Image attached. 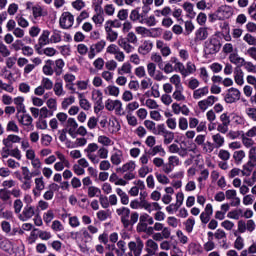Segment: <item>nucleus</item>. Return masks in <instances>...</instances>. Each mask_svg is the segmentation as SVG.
<instances>
[{"instance_id":"obj_1","label":"nucleus","mask_w":256,"mask_h":256,"mask_svg":"<svg viewBox=\"0 0 256 256\" xmlns=\"http://www.w3.org/2000/svg\"><path fill=\"white\" fill-rule=\"evenodd\" d=\"M221 40L217 37H211L204 43L205 55H217L221 51Z\"/></svg>"},{"instance_id":"obj_2","label":"nucleus","mask_w":256,"mask_h":256,"mask_svg":"<svg viewBox=\"0 0 256 256\" xmlns=\"http://www.w3.org/2000/svg\"><path fill=\"white\" fill-rule=\"evenodd\" d=\"M75 21V17L71 12H63L60 17V27L62 29H71L73 27V23Z\"/></svg>"},{"instance_id":"obj_3","label":"nucleus","mask_w":256,"mask_h":256,"mask_svg":"<svg viewBox=\"0 0 256 256\" xmlns=\"http://www.w3.org/2000/svg\"><path fill=\"white\" fill-rule=\"evenodd\" d=\"M117 215L121 217V223L124 229H129V217L131 215V210L127 207L118 208L116 210Z\"/></svg>"},{"instance_id":"obj_4","label":"nucleus","mask_w":256,"mask_h":256,"mask_svg":"<svg viewBox=\"0 0 256 256\" xmlns=\"http://www.w3.org/2000/svg\"><path fill=\"white\" fill-rule=\"evenodd\" d=\"M49 35H51V32H49V30H44L39 37L38 44L35 45V49L39 55H43L41 48L45 47V45H49Z\"/></svg>"},{"instance_id":"obj_5","label":"nucleus","mask_w":256,"mask_h":256,"mask_svg":"<svg viewBox=\"0 0 256 256\" xmlns=\"http://www.w3.org/2000/svg\"><path fill=\"white\" fill-rule=\"evenodd\" d=\"M35 215V206L27 204L24 208L21 214H19L20 221H29L31 217H34Z\"/></svg>"},{"instance_id":"obj_6","label":"nucleus","mask_w":256,"mask_h":256,"mask_svg":"<svg viewBox=\"0 0 256 256\" xmlns=\"http://www.w3.org/2000/svg\"><path fill=\"white\" fill-rule=\"evenodd\" d=\"M128 247L134 253V256H141L144 247L143 240L137 238L136 242H129Z\"/></svg>"},{"instance_id":"obj_7","label":"nucleus","mask_w":256,"mask_h":256,"mask_svg":"<svg viewBox=\"0 0 256 256\" xmlns=\"http://www.w3.org/2000/svg\"><path fill=\"white\" fill-rule=\"evenodd\" d=\"M241 99V92L237 88L228 89V93L225 96L226 103H235Z\"/></svg>"},{"instance_id":"obj_8","label":"nucleus","mask_w":256,"mask_h":256,"mask_svg":"<svg viewBox=\"0 0 256 256\" xmlns=\"http://www.w3.org/2000/svg\"><path fill=\"white\" fill-rule=\"evenodd\" d=\"M218 15H220L223 19H229V17L233 16V8L231 6L222 5L217 9Z\"/></svg>"},{"instance_id":"obj_9","label":"nucleus","mask_w":256,"mask_h":256,"mask_svg":"<svg viewBox=\"0 0 256 256\" xmlns=\"http://www.w3.org/2000/svg\"><path fill=\"white\" fill-rule=\"evenodd\" d=\"M5 147L11 148L13 147V143H21V137L15 134H10L7 138H4L2 141Z\"/></svg>"},{"instance_id":"obj_10","label":"nucleus","mask_w":256,"mask_h":256,"mask_svg":"<svg viewBox=\"0 0 256 256\" xmlns=\"http://www.w3.org/2000/svg\"><path fill=\"white\" fill-rule=\"evenodd\" d=\"M229 61L230 63L236 65V67H238L239 69H241V67L245 65V58H242L237 53H231L229 56Z\"/></svg>"},{"instance_id":"obj_11","label":"nucleus","mask_w":256,"mask_h":256,"mask_svg":"<svg viewBox=\"0 0 256 256\" xmlns=\"http://www.w3.org/2000/svg\"><path fill=\"white\" fill-rule=\"evenodd\" d=\"M133 171H135V163L133 161H130L116 169V173H133Z\"/></svg>"},{"instance_id":"obj_12","label":"nucleus","mask_w":256,"mask_h":256,"mask_svg":"<svg viewBox=\"0 0 256 256\" xmlns=\"http://www.w3.org/2000/svg\"><path fill=\"white\" fill-rule=\"evenodd\" d=\"M151 49H153V42L151 41H144V43L138 48V53L141 55H147L151 53Z\"/></svg>"},{"instance_id":"obj_13","label":"nucleus","mask_w":256,"mask_h":256,"mask_svg":"<svg viewBox=\"0 0 256 256\" xmlns=\"http://www.w3.org/2000/svg\"><path fill=\"white\" fill-rule=\"evenodd\" d=\"M96 95L98 97V100L96 101L94 111L95 113H99V111H103V109H105V106L103 105V92H101V90H97Z\"/></svg>"},{"instance_id":"obj_14","label":"nucleus","mask_w":256,"mask_h":256,"mask_svg":"<svg viewBox=\"0 0 256 256\" xmlns=\"http://www.w3.org/2000/svg\"><path fill=\"white\" fill-rule=\"evenodd\" d=\"M16 117L19 123H21V125H25L26 127H29V125L33 124V118L29 114H24V115L17 114Z\"/></svg>"},{"instance_id":"obj_15","label":"nucleus","mask_w":256,"mask_h":256,"mask_svg":"<svg viewBox=\"0 0 256 256\" xmlns=\"http://www.w3.org/2000/svg\"><path fill=\"white\" fill-rule=\"evenodd\" d=\"M105 31H106V39L110 41V43H113L117 41V37H119V34L111 28V26L105 25Z\"/></svg>"},{"instance_id":"obj_16","label":"nucleus","mask_w":256,"mask_h":256,"mask_svg":"<svg viewBox=\"0 0 256 256\" xmlns=\"http://www.w3.org/2000/svg\"><path fill=\"white\" fill-rule=\"evenodd\" d=\"M53 65H55V62L53 60H47L46 64L43 66L42 71L44 75H53L55 73V70H53Z\"/></svg>"},{"instance_id":"obj_17","label":"nucleus","mask_w":256,"mask_h":256,"mask_svg":"<svg viewBox=\"0 0 256 256\" xmlns=\"http://www.w3.org/2000/svg\"><path fill=\"white\" fill-rule=\"evenodd\" d=\"M209 37V32H207V29L200 28L196 31V41H205Z\"/></svg>"},{"instance_id":"obj_18","label":"nucleus","mask_w":256,"mask_h":256,"mask_svg":"<svg viewBox=\"0 0 256 256\" xmlns=\"http://www.w3.org/2000/svg\"><path fill=\"white\" fill-rule=\"evenodd\" d=\"M234 75L235 83H237V85H243V70L236 67L234 70Z\"/></svg>"},{"instance_id":"obj_19","label":"nucleus","mask_w":256,"mask_h":256,"mask_svg":"<svg viewBox=\"0 0 256 256\" xmlns=\"http://www.w3.org/2000/svg\"><path fill=\"white\" fill-rule=\"evenodd\" d=\"M209 93V87H203L195 90L193 92V98L194 99H201V97L207 95Z\"/></svg>"},{"instance_id":"obj_20","label":"nucleus","mask_w":256,"mask_h":256,"mask_svg":"<svg viewBox=\"0 0 256 256\" xmlns=\"http://www.w3.org/2000/svg\"><path fill=\"white\" fill-rule=\"evenodd\" d=\"M146 246L150 247V249L147 250L149 255H155V251H157V249H159V245L157 244V242H155L151 239L147 240Z\"/></svg>"},{"instance_id":"obj_21","label":"nucleus","mask_w":256,"mask_h":256,"mask_svg":"<svg viewBox=\"0 0 256 256\" xmlns=\"http://www.w3.org/2000/svg\"><path fill=\"white\" fill-rule=\"evenodd\" d=\"M139 7L133 9L131 12H130V15H129V19L130 21H132L133 23H137V21H139V23H141V15H139Z\"/></svg>"},{"instance_id":"obj_22","label":"nucleus","mask_w":256,"mask_h":256,"mask_svg":"<svg viewBox=\"0 0 256 256\" xmlns=\"http://www.w3.org/2000/svg\"><path fill=\"white\" fill-rule=\"evenodd\" d=\"M123 157V154L121 151L115 152L112 154L110 161L113 165H121V158Z\"/></svg>"},{"instance_id":"obj_23","label":"nucleus","mask_w":256,"mask_h":256,"mask_svg":"<svg viewBox=\"0 0 256 256\" xmlns=\"http://www.w3.org/2000/svg\"><path fill=\"white\" fill-rule=\"evenodd\" d=\"M140 23H145V25H147L148 27H155L157 25V20L155 19V17L153 15H151L150 17H147L146 19H141Z\"/></svg>"},{"instance_id":"obj_24","label":"nucleus","mask_w":256,"mask_h":256,"mask_svg":"<svg viewBox=\"0 0 256 256\" xmlns=\"http://www.w3.org/2000/svg\"><path fill=\"white\" fill-rule=\"evenodd\" d=\"M118 45H120L122 47V49H124V51H126V53H131V51L133 50V46H131L129 43H127V40L121 38L118 40Z\"/></svg>"},{"instance_id":"obj_25","label":"nucleus","mask_w":256,"mask_h":256,"mask_svg":"<svg viewBox=\"0 0 256 256\" xmlns=\"http://www.w3.org/2000/svg\"><path fill=\"white\" fill-rule=\"evenodd\" d=\"M164 137V145H169L173 143V139H175V133L171 131H166L165 134H163Z\"/></svg>"},{"instance_id":"obj_26","label":"nucleus","mask_w":256,"mask_h":256,"mask_svg":"<svg viewBox=\"0 0 256 256\" xmlns=\"http://www.w3.org/2000/svg\"><path fill=\"white\" fill-rule=\"evenodd\" d=\"M233 159L236 163H241L245 159V151H235L233 154Z\"/></svg>"},{"instance_id":"obj_27","label":"nucleus","mask_w":256,"mask_h":256,"mask_svg":"<svg viewBox=\"0 0 256 256\" xmlns=\"http://www.w3.org/2000/svg\"><path fill=\"white\" fill-rule=\"evenodd\" d=\"M151 60L158 64L159 69H163V58L157 53H153Z\"/></svg>"},{"instance_id":"obj_28","label":"nucleus","mask_w":256,"mask_h":256,"mask_svg":"<svg viewBox=\"0 0 256 256\" xmlns=\"http://www.w3.org/2000/svg\"><path fill=\"white\" fill-rule=\"evenodd\" d=\"M101 195V189L95 187V186H90L88 187V197L93 198L97 197V195Z\"/></svg>"},{"instance_id":"obj_29","label":"nucleus","mask_w":256,"mask_h":256,"mask_svg":"<svg viewBox=\"0 0 256 256\" xmlns=\"http://www.w3.org/2000/svg\"><path fill=\"white\" fill-rule=\"evenodd\" d=\"M54 93L57 97H61L63 95V82H56L54 84Z\"/></svg>"},{"instance_id":"obj_30","label":"nucleus","mask_w":256,"mask_h":256,"mask_svg":"<svg viewBox=\"0 0 256 256\" xmlns=\"http://www.w3.org/2000/svg\"><path fill=\"white\" fill-rule=\"evenodd\" d=\"M22 175L24 181H31L32 174L31 171H29V168L27 166H22Z\"/></svg>"},{"instance_id":"obj_31","label":"nucleus","mask_w":256,"mask_h":256,"mask_svg":"<svg viewBox=\"0 0 256 256\" xmlns=\"http://www.w3.org/2000/svg\"><path fill=\"white\" fill-rule=\"evenodd\" d=\"M213 141L216 143L217 147H223V144L225 143V138L221 136V134H215L213 136Z\"/></svg>"},{"instance_id":"obj_32","label":"nucleus","mask_w":256,"mask_h":256,"mask_svg":"<svg viewBox=\"0 0 256 256\" xmlns=\"http://www.w3.org/2000/svg\"><path fill=\"white\" fill-rule=\"evenodd\" d=\"M234 247L235 249H237L238 251H241V249H243V247H245V242L243 241V237L238 236L234 242Z\"/></svg>"},{"instance_id":"obj_33","label":"nucleus","mask_w":256,"mask_h":256,"mask_svg":"<svg viewBox=\"0 0 256 256\" xmlns=\"http://www.w3.org/2000/svg\"><path fill=\"white\" fill-rule=\"evenodd\" d=\"M0 199L2 201H9L11 199V191L0 189Z\"/></svg>"},{"instance_id":"obj_34","label":"nucleus","mask_w":256,"mask_h":256,"mask_svg":"<svg viewBox=\"0 0 256 256\" xmlns=\"http://www.w3.org/2000/svg\"><path fill=\"white\" fill-rule=\"evenodd\" d=\"M0 89L7 91V93H13L15 88L11 84L3 83V80L0 79Z\"/></svg>"},{"instance_id":"obj_35","label":"nucleus","mask_w":256,"mask_h":256,"mask_svg":"<svg viewBox=\"0 0 256 256\" xmlns=\"http://www.w3.org/2000/svg\"><path fill=\"white\" fill-rule=\"evenodd\" d=\"M186 231L188 233H191L193 231V227H195V219L194 218H188L185 222Z\"/></svg>"},{"instance_id":"obj_36","label":"nucleus","mask_w":256,"mask_h":256,"mask_svg":"<svg viewBox=\"0 0 256 256\" xmlns=\"http://www.w3.org/2000/svg\"><path fill=\"white\" fill-rule=\"evenodd\" d=\"M23 209V201L17 199L14 201V211L17 215H21V210Z\"/></svg>"},{"instance_id":"obj_37","label":"nucleus","mask_w":256,"mask_h":256,"mask_svg":"<svg viewBox=\"0 0 256 256\" xmlns=\"http://www.w3.org/2000/svg\"><path fill=\"white\" fill-rule=\"evenodd\" d=\"M117 17L120 21H127V17H129V10L127 9L119 10Z\"/></svg>"},{"instance_id":"obj_38","label":"nucleus","mask_w":256,"mask_h":256,"mask_svg":"<svg viewBox=\"0 0 256 256\" xmlns=\"http://www.w3.org/2000/svg\"><path fill=\"white\" fill-rule=\"evenodd\" d=\"M32 13H33L34 19H37V17H41L43 15V9L39 5L33 6Z\"/></svg>"},{"instance_id":"obj_39","label":"nucleus","mask_w":256,"mask_h":256,"mask_svg":"<svg viewBox=\"0 0 256 256\" xmlns=\"http://www.w3.org/2000/svg\"><path fill=\"white\" fill-rule=\"evenodd\" d=\"M42 87L44 89H47V91H50V89H53V81L49 78H43L42 79Z\"/></svg>"},{"instance_id":"obj_40","label":"nucleus","mask_w":256,"mask_h":256,"mask_svg":"<svg viewBox=\"0 0 256 256\" xmlns=\"http://www.w3.org/2000/svg\"><path fill=\"white\" fill-rule=\"evenodd\" d=\"M105 45H107V42H105V40H101L92 47H94V50H96V53H101V51L105 49Z\"/></svg>"},{"instance_id":"obj_41","label":"nucleus","mask_w":256,"mask_h":256,"mask_svg":"<svg viewBox=\"0 0 256 256\" xmlns=\"http://www.w3.org/2000/svg\"><path fill=\"white\" fill-rule=\"evenodd\" d=\"M170 83H173L175 85L176 89H179L181 87V77L179 75L175 74L170 78Z\"/></svg>"},{"instance_id":"obj_42","label":"nucleus","mask_w":256,"mask_h":256,"mask_svg":"<svg viewBox=\"0 0 256 256\" xmlns=\"http://www.w3.org/2000/svg\"><path fill=\"white\" fill-rule=\"evenodd\" d=\"M41 141L42 145H44L45 147H49V145H51V142L53 141V138L49 134H43Z\"/></svg>"},{"instance_id":"obj_43","label":"nucleus","mask_w":256,"mask_h":256,"mask_svg":"<svg viewBox=\"0 0 256 256\" xmlns=\"http://www.w3.org/2000/svg\"><path fill=\"white\" fill-rule=\"evenodd\" d=\"M35 185H36L37 191H43V189H45V182L43 181V177L36 178Z\"/></svg>"},{"instance_id":"obj_44","label":"nucleus","mask_w":256,"mask_h":256,"mask_svg":"<svg viewBox=\"0 0 256 256\" xmlns=\"http://www.w3.org/2000/svg\"><path fill=\"white\" fill-rule=\"evenodd\" d=\"M175 70L179 71V73H181V75H183V77H187V69L185 68V65H183V63H177L175 65Z\"/></svg>"},{"instance_id":"obj_45","label":"nucleus","mask_w":256,"mask_h":256,"mask_svg":"<svg viewBox=\"0 0 256 256\" xmlns=\"http://www.w3.org/2000/svg\"><path fill=\"white\" fill-rule=\"evenodd\" d=\"M73 103H75L74 96H70L69 98L64 99L62 102V109H67V107H69V105H73Z\"/></svg>"},{"instance_id":"obj_46","label":"nucleus","mask_w":256,"mask_h":256,"mask_svg":"<svg viewBox=\"0 0 256 256\" xmlns=\"http://www.w3.org/2000/svg\"><path fill=\"white\" fill-rule=\"evenodd\" d=\"M156 179L162 185L169 184V178L167 176L163 175V174L156 173Z\"/></svg>"},{"instance_id":"obj_47","label":"nucleus","mask_w":256,"mask_h":256,"mask_svg":"<svg viewBox=\"0 0 256 256\" xmlns=\"http://www.w3.org/2000/svg\"><path fill=\"white\" fill-rule=\"evenodd\" d=\"M67 123H68V127H70L69 131H77V127H79V125L77 124V121H75L74 118H69L67 120Z\"/></svg>"},{"instance_id":"obj_48","label":"nucleus","mask_w":256,"mask_h":256,"mask_svg":"<svg viewBox=\"0 0 256 256\" xmlns=\"http://www.w3.org/2000/svg\"><path fill=\"white\" fill-rule=\"evenodd\" d=\"M119 75H123V73H131V64L124 63L121 69H118Z\"/></svg>"},{"instance_id":"obj_49","label":"nucleus","mask_w":256,"mask_h":256,"mask_svg":"<svg viewBox=\"0 0 256 256\" xmlns=\"http://www.w3.org/2000/svg\"><path fill=\"white\" fill-rule=\"evenodd\" d=\"M181 87L176 88V91L173 93V98L176 99V101H185V97L181 93Z\"/></svg>"},{"instance_id":"obj_50","label":"nucleus","mask_w":256,"mask_h":256,"mask_svg":"<svg viewBox=\"0 0 256 256\" xmlns=\"http://www.w3.org/2000/svg\"><path fill=\"white\" fill-rule=\"evenodd\" d=\"M79 105L81 109H84V111H89V109H91V103H89V100L87 99H81L79 101Z\"/></svg>"},{"instance_id":"obj_51","label":"nucleus","mask_w":256,"mask_h":256,"mask_svg":"<svg viewBox=\"0 0 256 256\" xmlns=\"http://www.w3.org/2000/svg\"><path fill=\"white\" fill-rule=\"evenodd\" d=\"M97 155L100 157V159H107L109 156V150H107L105 147H102L98 150Z\"/></svg>"},{"instance_id":"obj_52","label":"nucleus","mask_w":256,"mask_h":256,"mask_svg":"<svg viewBox=\"0 0 256 256\" xmlns=\"http://www.w3.org/2000/svg\"><path fill=\"white\" fill-rule=\"evenodd\" d=\"M243 40L246 41V43H248V45L256 46V38L251 34H246L244 36Z\"/></svg>"},{"instance_id":"obj_53","label":"nucleus","mask_w":256,"mask_h":256,"mask_svg":"<svg viewBox=\"0 0 256 256\" xmlns=\"http://www.w3.org/2000/svg\"><path fill=\"white\" fill-rule=\"evenodd\" d=\"M99 202H100V205L103 207V209H108L109 198H107V196L100 195Z\"/></svg>"},{"instance_id":"obj_54","label":"nucleus","mask_w":256,"mask_h":256,"mask_svg":"<svg viewBox=\"0 0 256 256\" xmlns=\"http://www.w3.org/2000/svg\"><path fill=\"white\" fill-rule=\"evenodd\" d=\"M0 53L2 57H9V55H11V51H9V48L3 43L0 44Z\"/></svg>"},{"instance_id":"obj_55","label":"nucleus","mask_w":256,"mask_h":256,"mask_svg":"<svg viewBox=\"0 0 256 256\" xmlns=\"http://www.w3.org/2000/svg\"><path fill=\"white\" fill-rule=\"evenodd\" d=\"M7 131H13L14 133H19V126L15 123V121L8 122Z\"/></svg>"},{"instance_id":"obj_56","label":"nucleus","mask_w":256,"mask_h":256,"mask_svg":"<svg viewBox=\"0 0 256 256\" xmlns=\"http://www.w3.org/2000/svg\"><path fill=\"white\" fill-rule=\"evenodd\" d=\"M38 237H40L43 241H49V239H51V233L40 230L38 231Z\"/></svg>"},{"instance_id":"obj_57","label":"nucleus","mask_w":256,"mask_h":256,"mask_svg":"<svg viewBox=\"0 0 256 256\" xmlns=\"http://www.w3.org/2000/svg\"><path fill=\"white\" fill-rule=\"evenodd\" d=\"M97 149H99V145H97L96 143H90L84 151L85 153L92 154L95 153Z\"/></svg>"},{"instance_id":"obj_58","label":"nucleus","mask_w":256,"mask_h":256,"mask_svg":"<svg viewBox=\"0 0 256 256\" xmlns=\"http://www.w3.org/2000/svg\"><path fill=\"white\" fill-rule=\"evenodd\" d=\"M167 128L165 127V124H159L157 126V129L154 131V135H164L165 132H167Z\"/></svg>"},{"instance_id":"obj_59","label":"nucleus","mask_w":256,"mask_h":256,"mask_svg":"<svg viewBox=\"0 0 256 256\" xmlns=\"http://www.w3.org/2000/svg\"><path fill=\"white\" fill-rule=\"evenodd\" d=\"M189 127V122H187V118L181 117L179 119V128L182 131H186V129Z\"/></svg>"},{"instance_id":"obj_60","label":"nucleus","mask_w":256,"mask_h":256,"mask_svg":"<svg viewBox=\"0 0 256 256\" xmlns=\"http://www.w3.org/2000/svg\"><path fill=\"white\" fill-rule=\"evenodd\" d=\"M245 69L248 71V73H256V66L253 65L251 62L244 61Z\"/></svg>"},{"instance_id":"obj_61","label":"nucleus","mask_w":256,"mask_h":256,"mask_svg":"<svg viewBox=\"0 0 256 256\" xmlns=\"http://www.w3.org/2000/svg\"><path fill=\"white\" fill-rule=\"evenodd\" d=\"M105 25L110 26V28L115 27L116 29H119V27H121L122 24H121V21H119L118 19H115V20H108Z\"/></svg>"},{"instance_id":"obj_62","label":"nucleus","mask_w":256,"mask_h":256,"mask_svg":"<svg viewBox=\"0 0 256 256\" xmlns=\"http://www.w3.org/2000/svg\"><path fill=\"white\" fill-rule=\"evenodd\" d=\"M72 7H74V9H76L77 11H81V9L85 7V3L83 2V0H76L72 2Z\"/></svg>"},{"instance_id":"obj_63","label":"nucleus","mask_w":256,"mask_h":256,"mask_svg":"<svg viewBox=\"0 0 256 256\" xmlns=\"http://www.w3.org/2000/svg\"><path fill=\"white\" fill-rule=\"evenodd\" d=\"M126 109L128 110V113H133V111L139 109V102H132V103H129V104L126 106Z\"/></svg>"},{"instance_id":"obj_64","label":"nucleus","mask_w":256,"mask_h":256,"mask_svg":"<svg viewBox=\"0 0 256 256\" xmlns=\"http://www.w3.org/2000/svg\"><path fill=\"white\" fill-rule=\"evenodd\" d=\"M246 114L248 117L254 121H256V108H248L246 109Z\"/></svg>"}]
</instances>
